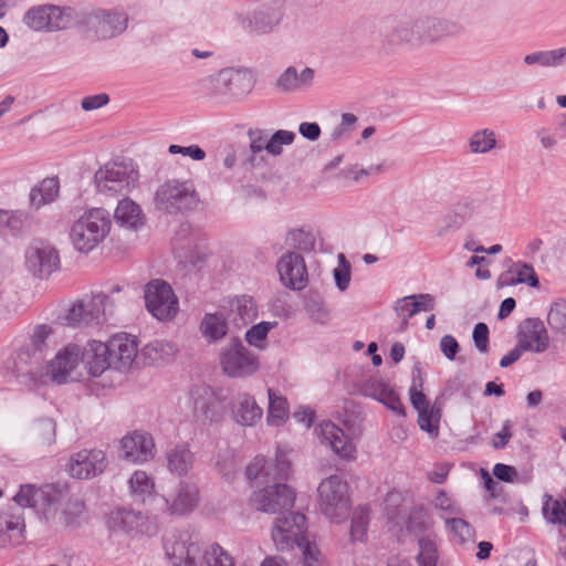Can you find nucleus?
<instances>
[{"mask_svg":"<svg viewBox=\"0 0 566 566\" xmlns=\"http://www.w3.org/2000/svg\"><path fill=\"white\" fill-rule=\"evenodd\" d=\"M460 23L429 15L406 18L394 30L395 38L405 43H434L462 33Z\"/></svg>","mask_w":566,"mask_h":566,"instance_id":"nucleus-1","label":"nucleus"},{"mask_svg":"<svg viewBox=\"0 0 566 566\" xmlns=\"http://www.w3.org/2000/svg\"><path fill=\"white\" fill-rule=\"evenodd\" d=\"M112 220L107 210L91 208L71 226L70 241L80 253H90L108 237Z\"/></svg>","mask_w":566,"mask_h":566,"instance_id":"nucleus-2","label":"nucleus"},{"mask_svg":"<svg viewBox=\"0 0 566 566\" xmlns=\"http://www.w3.org/2000/svg\"><path fill=\"white\" fill-rule=\"evenodd\" d=\"M139 171L132 161H109L94 175L96 191L105 197L127 196L138 186Z\"/></svg>","mask_w":566,"mask_h":566,"instance_id":"nucleus-3","label":"nucleus"},{"mask_svg":"<svg viewBox=\"0 0 566 566\" xmlns=\"http://www.w3.org/2000/svg\"><path fill=\"white\" fill-rule=\"evenodd\" d=\"M317 506L331 522L340 523L347 518L352 507L349 485L342 476L333 474L317 486Z\"/></svg>","mask_w":566,"mask_h":566,"instance_id":"nucleus-4","label":"nucleus"},{"mask_svg":"<svg viewBox=\"0 0 566 566\" xmlns=\"http://www.w3.org/2000/svg\"><path fill=\"white\" fill-rule=\"evenodd\" d=\"M154 202L157 210L171 214L193 208L198 195L191 180L171 179L156 189Z\"/></svg>","mask_w":566,"mask_h":566,"instance_id":"nucleus-5","label":"nucleus"},{"mask_svg":"<svg viewBox=\"0 0 566 566\" xmlns=\"http://www.w3.org/2000/svg\"><path fill=\"white\" fill-rule=\"evenodd\" d=\"M497 214L496 201L493 198H458L446 213L444 220L449 229H459L470 220L485 221Z\"/></svg>","mask_w":566,"mask_h":566,"instance_id":"nucleus-6","label":"nucleus"},{"mask_svg":"<svg viewBox=\"0 0 566 566\" xmlns=\"http://www.w3.org/2000/svg\"><path fill=\"white\" fill-rule=\"evenodd\" d=\"M220 365L224 374L233 378L251 376L260 368L259 357L238 338H232L222 348Z\"/></svg>","mask_w":566,"mask_h":566,"instance_id":"nucleus-7","label":"nucleus"},{"mask_svg":"<svg viewBox=\"0 0 566 566\" xmlns=\"http://www.w3.org/2000/svg\"><path fill=\"white\" fill-rule=\"evenodd\" d=\"M147 311L158 321L172 319L178 311V298L172 287L163 280H153L145 286Z\"/></svg>","mask_w":566,"mask_h":566,"instance_id":"nucleus-8","label":"nucleus"},{"mask_svg":"<svg viewBox=\"0 0 566 566\" xmlns=\"http://www.w3.org/2000/svg\"><path fill=\"white\" fill-rule=\"evenodd\" d=\"M295 492L285 483H275L254 491L250 497L251 505L259 512L279 514L294 506Z\"/></svg>","mask_w":566,"mask_h":566,"instance_id":"nucleus-9","label":"nucleus"},{"mask_svg":"<svg viewBox=\"0 0 566 566\" xmlns=\"http://www.w3.org/2000/svg\"><path fill=\"white\" fill-rule=\"evenodd\" d=\"M422 378L419 368H415L412 376V386L410 388V402L418 411V424L421 430L431 437L439 433L440 410L429 403L422 392Z\"/></svg>","mask_w":566,"mask_h":566,"instance_id":"nucleus-10","label":"nucleus"},{"mask_svg":"<svg viewBox=\"0 0 566 566\" xmlns=\"http://www.w3.org/2000/svg\"><path fill=\"white\" fill-rule=\"evenodd\" d=\"M108 465L106 453L101 449H83L69 459L66 470L78 480H90L102 474Z\"/></svg>","mask_w":566,"mask_h":566,"instance_id":"nucleus-11","label":"nucleus"},{"mask_svg":"<svg viewBox=\"0 0 566 566\" xmlns=\"http://www.w3.org/2000/svg\"><path fill=\"white\" fill-rule=\"evenodd\" d=\"M250 90L248 76L237 70H221L211 78V95L226 103L245 95Z\"/></svg>","mask_w":566,"mask_h":566,"instance_id":"nucleus-12","label":"nucleus"},{"mask_svg":"<svg viewBox=\"0 0 566 566\" xmlns=\"http://www.w3.org/2000/svg\"><path fill=\"white\" fill-rule=\"evenodd\" d=\"M306 531V517L301 513H290L275 520L272 538L277 549H285L293 544L303 546Z\"/></svg>","mask_w":566,"mask_h":566,"instance_id":"nucleus-13","label":"nucleus"},{"mask_svg":"<svg viewBox=\"0 0 566 566\" xmlns=\"http://www.w3.org/2000/svg\"><path fill=\"white\" fill-rule=\"evenodd\" d=\"M25 265L34 275L46 277L60 266L59 252L52 244L36 241L25 251Z\"/></svg>","mask_w":566,"mask_h":566,"instance_id":"nucleus-14","label":"nucleus"},{"mask_svg":"<svg viewBox=\"0 0 566 566\" xmlns=\"http://www.w3.org/2000/svg\"><path fill=\"white\" fill-rule=\"evenodd\" d=\"M70 14L56 6L45 4L31 8L24 15L25 24L35 31L63 30L70 24Z\"/></svg>","mask_w":566,"mask_h":566,"instance_id":"nucleus-15","label":"nucleus"},{"mask_svg":"<svg viewBox=\"0 0 566 566\" xmlns=\"http://www.w3.org/2000/svg\"><path fill=\"white\" fill-rule=\"evenodd\" d=\"M81 364V347L69 344L60 349L46 365V374L52 381L61 385L74 379Z\"/></svg>","mask_w":566,"mask_h":566,"instance_id":"nucleus-16","label":"nucleus"},{"mask_svg":"<svg viewBox=\"0 0 566 566\" xmlns=\"http://www.w3.org/2000/svg\"><path fill=\"white\" fill-rule=\"evenodd\" d=\"M166 555L172 560V566H197L200 546L197 537L184 531L165 544Z\"/></svg>","mask_w":566,"mask_h":566,"instance_id":"nucleus-17","label":"nucleus"},{"mask_svg":"<svg viewBox=\"0 0 566 566\" xmlns=\"http://www.w3.org/2000/svg\"><path fill=\"white\" fill-rule=\"evenodd\" d=\"M106 345L113 369L123 371L133 366L138 354V340L135 336L119 333L112 336Z\"/></svg>","mask_w":566,"mask_h":566,"instance_id":"nucleus-18","label":"nucleus"},{"mask_svg":"<svg viewBox=\"0 0 566 566\" xmlns=\"http://www.w3.org/2000/svg\"><path fill=\"white\" fill-rule=\"evenodd\" d=\"M122 458L132 463H144L155 457V441L151 434L134 431L120 440Z\"/></svg>","mask_w":566,"mask_h":566,"instance_id":"nucleus-19","label":"nucleus"},{"mask_svg":"<svg viewBox=\"0 0 566 566\" xmlns=\"http://www.w3.org/2000/svg\"><path fill=\"white\" fill-rule=\"evenodd\" d=\"M25 522L20 506H8L0 513V547H14L24 541Z\"/></svg>","mask_w":566,"mask_h":566,"instance_id":"nucleus-20","label":"nucleus"},{"mask_svg":"<svg viewBox=\"0 0 566 566\" xmlns=\"http://www.w3.org/2000/svg\"><path fill=\"white\" fill-rule=\"evenodd\" d=\"M517 344L524 352L544 353L549 347V336L539 318H526L518 327Z\"/></svg>","mask_w":566,"mask_h":566,"instance_id":"nucleus-21","label":"nucleus"},{"mask_svg":"<svg viewBox=\"0 0 566 566\" xmlns=\"http://www.w3.org/2000/svg\"><path fill=\"white\" fill-rule=\"evenodd\" d=\"M281 282L293 290H302L307 283V269L304 258L295 252H286L276 264Z\"/></svg>","mask_w":566,"mask_h":566,"instance_id":"nucleus-22","label":"nucleus"},{"mask_svg":"<svg viewBox=\"0 0 566 566\" xmlns=\"http://www.w3.org/2000/svg\"><path fill=\"white\" fill-rule=\"evenodd\" d=\"M321 442L329 447L335 454L345 460L356 458V447L343 429L331 421H323L316 428Z\"/></svg>","mask_w":566,"mask_h":566,"instance_id":"nucleus-23","label":"nucleus"},{"mask_svg":"<svg viewBox=\"0 0 566 566\" xmlns=\"http://www.w3.org/2000/svg\"><path fill=\"white\" fill-rule=\"evenodd\" d=\"M81 363H83L87 373L93 377H98L112 368L109 349L106 343L99 340L88 342L83 349L81 348Z\"/></svg>","mask_w":566,"mask_h":566,"instance_id":"nucleus-24","label":"nucleus"},{"mask_svg":"<svg viewBox=\"0 0 566 566\" xmlns=\"http://www.w3.org/2000/svg\"><path fill=\"white\" fill-rule=\"evenodd\" d=\"M113 217L119 228L128 231H137L146 222L140 205L126 196L117 202Z\"/></svg>","mask_w":566,"mask_h":566,"instance_id":"nucleus-25","label":"nucleus"},{"mask_svg":"<svg viewBox=\"0 0 566 566\" xmlns=\"http://www.w3.org/2000/svg\"><path fill=\"white\" fill-rule=\"evenodd\" d=\"M231 413L234 420L241 426H254L262 418L263 411L255 399L247 394L234 395L230 402Z\"/></svg>","mask_w":566,"mask_h":566,"instance_id":"nucleus-26","label":"nucleus"},{"mask_svg":"<svg viewBox=\"0 0 566 566\" xmlns=\"http://www.w3.org/2000/svg\"><path fill=\"white\" fill-rule=\"evenodd\" d=\"M128 25V15L124 11H99L94 17V29L102 39H111L123 33Z\"/></svg>","mask_w":566,"mask_h":566,"instance_id":"nucleus-27","label":"nucleus"},{"mask_svg":"<svg viewBox=\"0 0 566 566\" xmlns=\"http://www.w3.org/2000/svg\"><path fill=\"white\" fill-rule=\"evenodd\" d=\"M190 397L195 417L202 422H211L218 416L217 398L208 386H199L191 390Z\"/></svg>","mask_w":566,"mask_h":566,"instance_id":"nucleus-28","label":"nucleus"},{"mask_svg":"<svg viewBox=\"0 0 566 566\" xmlns=\"http://www.w3.org/2000/svg\"><path fill=\"white\" fill-rule=\"evenodd\" d=\"M168 471L178 476H186L193 468L196 457L187 443L169 448L165 453Z\"/></svg>","mask_w":566,"mask_h":566,"instance_id":"nucleus-29","label":"nucleus"},{"mask_svg":"<svg viewBox=\"0 0 566 566\" xmlns=\"http://www.w3.org/2000/svg\"><path fill=\"white\" fill-rule=\"evenodd\" d=\"M314 70L304 67L301 72L289 66L275 81V88L283 93H294L311 86L314 80Z\"/></svg>","mask_w":566,"mask_h":566,"instance_id":"nucleus-30","label":"nucleus"},{"mask_svg":"<svg viewBox=\"0 0 566 566\" xmlns=\"http://www.w3.org/2000/svg\"><path fill=\"white\" fill-rule=\"evenodd\" d=\"M517 284H528L532 287L538 286L539 281L532 265L524 262H516L497 279L499 287Z\"/></svg>","mask_w":566,"mask_h":566,"instance_id":"nucleus-31","label":"nucleus"},{"mask_svg":"<svg viewBox=\"0 0 566 566\" xmlns=\"http://www.w3.org/2000/svg\"><path fill=\"white\" fill-rule=\"evenodd\" d=\"M169 511L172 514L185 515L193 511L199 503L198 488L188 482H180L174 499L168 502Z\"/></svg>","mask_w":566,"mask_h":566,"instance_id":"nucleus-32","label":"nucleus"},{"mask_svg":"<svg viewBox=\"0 0 566 566\" xmlns=\"http://www.w3.org/2000/svg\"><path fill=\"white\" fill-rule=\"evenodd\" d=\"M142 516L132 510L118 509L106 518L108 530L114 534H130L138 528Z\"/></svg>","mask_w":566,"mask_h":566,"instance_id":"nucleus-33","label":"nucleus"},{"mask_svg":"<svg viewBox=\"0 0 566 566\" xmlns=\"http://www.w3.org/2000/svg\"><path fill=\"white\" fill-rule=\"evenodd\" d=\"M128 491L135 502L145 503L156 493L155 481L147 472L136 470L128 479Z\"/></svg>","mask_w":566,"mask_h":566,"instance_id":"nucleus-34","label":"nucleus"},{"mask_svg":"<svg viewBox=\"0 0 566 566\" xmlns=\"http://www.w3.org/2000/svg\"><path fill=\"white\" fill-rule=\"evenodd\" d=\"M60 190V182L56 177L45 178L34 186L30 191V203L39 209L45 205L53 202Z\"/></svg>","mask_w":566,"mask_h":566,"instance_id":"nucleus-35","label":"nucleus"},{"mask_svg":"<svg viewBox=\"0 0 566 566\" xmlns=\"http://www.w3.org/2000/svg\"><path fill=\"white\" fill-rule=\"evenodd\" d=\"M292 453V449L287 446H277L275 451L274 463L271 467H268L265 471V476L271 478L273 480H284L287 479L292 471V463L290 461V455Z\"/></svg>","mask_w":566,"mask_h":566,"instance_id":"nucleus-36","label":"nucleus"},{"mask_svg":"<svg viewBox=\"0 0 566 566\" xmlns=\"http://www.w3.org/2000/svg\"><path fill=\"white\" fill-rule=\"evenodd\" d=\"M432 527L433 518L423 509L413 510L406 522V531L417 539L420 536H434L429 532Z\"/></svg>","mask_w":566,"mask_h":566,"instance_id":"nucleus-37","label":"nucleus"},{"mask_svg":"<svg viewBox=\"0 0 566 566\" xmlns=\"http://www.w3.org/2000/svg\"><path fill=\"white\" fill-rule=\"evenodd\" d=\"M86 317L93 323H99L105 314L107 308H112L115 304L114 300H112L111 294L106 293H96L92 295H86Z\"/></svg>","mask_w":566,"mask_h":566,"instance_id":"nucleus-38","label":"nucleus"},{"mask_svg":"<svg viewBox=\"0 0 566 566\" xmlns=\"http://www.w3.org/2000/svg\"><path fill=\"white\" fill-rule=\"evenodd\" d=\"M258 315L254 301L249 296H240L232 304V321L239 326H245L253 322Z\"/></svg>","mask_w":566,"mask_h":566,"instance_id":"nucleus-39","label":"nucleus"},{"mask_svg":"<svg viewBox=\"0 0 566 566\" xmlns=\"http://www.w3.org/2000/svg\"><path fill=\"white\" fill-rule=\"evenodd\" d=\"M44 355L32 349L28 344L20 348L17 353L15 367L19 373L35 376L38 367L41 365Z\"/></svg>","mask_w":566,"mask_h":566,"instance_id":"nucleus-40","label":"nucleus"},{"mask_svg":"<svg viewBox=\"0 0 566 566\" xmlns=\"http://www.w3.org/2000/svg\"><path fill=\"white\" fill-rule=\"evenodd\" d=\"M417 545L416 562L418 566H437L439 552L436 536H420Z\"/></svg>","mask_w":566,"mask_h":566,"instance_id":"nucleus-41","label":"nucleus"},{"mask_svg":"<svg viewBox=\"0 0 566 566\" xmlns=\"http://www.w3.org/2000/svg\"><path fill=\"white\" fill-rule=\"evenodd\" d=\"M268 394V423L275 427L282 426L289 418L287 400L284 397L276 395L272 389H269Z\"/></svg>","mask_w":566,"mask_h":566,"instance_id":"nucleus-42","label":"nucleus"},{"mask_svg":"<svg viewBox=\"0 0 566 566\" xmlns=\"http://www.w3.org/2000/svg\"><path fill=\"white\" fill-rule=\"evenodd\" d=\"M200 331L209 342H217L226 336L228 325L221 315L206 314L201 321Z\"/></svg>","mask_w":566,"mask_h":566,"instance_id":"nucleus-43","label":"nucleus"},{"mask_svg":"<svg viewBox=\"0 0 566 566\" xmlns=\"http://www.w3.org/2000/svg\"><path fill=\"white\" fill-rule=\"evenodd\" d=\"M56 426L52 419H43L31 428V439L36 447H49L55 442Z\"/></svg>","mask_w":566,"mask_h":566,"instance_id":"nucleus-44","label":"nucleus"},{"mask_svg":"<svg viewBox=\"0 0 566 566\" xmlns=\"http://www.w3.org/2000/svg\"><path fill=\"white\" fill-rule=\"evenodd\" d=\"M176 352L177 348L172 343L163 339H156L147 344L142 349V355L147 358L149 363L155 364L172 357Z\"/></svg>","mask_w":566,"mask_h":566,"instance_id":"nucleus-45","label":"nucleus"},{"mask_svg":"<svg viewBox=\"0 0 566 566\" xmlns=\"http://www.w3.org/2000/svg\"><path fill=\"white\" fill-rule=\"evenodd\" d=\"M470 150L473 154H486L496 146L495 133L492 129H480L469 139Z\"/></svg>","mask_w":566,"mask_h":566,"instance_id":"nucleus-46","label":"nucleus"},{"mask_svg":"<svg viewBox=\"0 0 566 566\" xmlns=\"http://www.w3.org/2000/svg\"><path fill=\"white\" fill-rule=\"evenodd\" d=\"M543 513L547 522L566 526V500H555L546 495Z\"/></svg>","mask_w":566,"mask_h":566,"instance_id":"nucleus-47","label":"nucleus"},{"mask_svg":"<svg viewBox=\"0 0 566 566\" xmlns=\"http://www.w3.org/2000/svg\"><path fill=\"white\" fill-rule=\"evenodd\" d=\"M547 324L553 332L566 336V301L560 300L552 304Z\"/></svg>","mask_w":566,"mask_h":566,"instance_id":"nucleus-48","label":"nucleus"},{"mask_svg":"<svg viewBox=\"0 0 566 566\" xmlns=\"http://www.w3.org/2000/svg\"><path fill=\"white\" fill-rule=\"evenodd\" d=\"M285 244L292 249L308 252L315 247V238L308 231L294 229L287 233Z\"/></svg>","mask_w":566,"mask_h":566,"instance_id":"nucleus-49","label":"nucleus"},{"mask_svg":"<svg viewBox=\"0 0 566 566\" xmlns=\"http://www.w3.org/2000/svg\"><path fill=\"white\" fill-rule=\"evenodd\" d=\"M369 524V510L360 507L354 512L350 527V537L354 542H363L367 535Z\"/></svg>","mask_w":566,"mask_h":566,"instance_id":"nucleus-50","label":"nucleus"},{"mask_svg":"<svg viewBox=\"0 0 566 566\" xmlns=\"http://www.w3.org/2000/svg\"><path fill=\"white\" fill-rule=\"evenodd\" d=\"M443 520L449 528V531L460 539V542H471L474 539V530L472 526L463 518L460 517H449L443 516Z\"/></svg>","mask_w":566,"mask_h":566,"instance_id":"nucleus-51","label":"nucleus"},{"mask_svg":"<svg viewBox=\"0 0 566 566\" xmlns=\"http://www.w3.org/2000/svg\"><path fill=\"white\" fill-rule=\"evenodd\" d=\"M279 24V19L271 13H254L250 19L249 28L252 33L266 34L272 32Z\"/></svg>","mask_w":566,"mask_h":566,"instance_id":"nucleus-52","label":"nucleus"},{"mask_svg":"<svg viewBox=\"0 0 566 566\" xmlns=\"http://www.w3.org/2000/svg\"><path fill=\"white\" fill-rule=\"evenodd\" d=\"M275 323L262 322L253 325L245 333V340L259 349L265 348V339L269 332L274 327Z\"/></svg>","mask_w":566,"mask_h":566,"instance_id":"nucleus-53","label":"nucleus"},{"mask_svg":"<svg viewBox=\"0 0 566 566\" xmlns=\"http://www.w3.org/2000/svg\"><path fill=\"white\" fill-rule=\"evenodd\" d=\"M207 566H234L232 557L219 544H211L205 552Z\"/></svg>","mask_w":566,"mask_h":566,"instance_id":"nucleus-54","label":"nucleus"},{"mask_svg":"<svg viewBox=\"0 0 566 566\" xmlns=\"http://www.w3.org/2000/svg\"><path fill=\"white\" fill-rule=\"evenodd\" d=\"M296 135L291 130L280 129L273 135H268L269 154L272 156H279L283 151L284 145H291Z\"/></svg>","mask_w":566,"mask_h":566,"instance_id":"nucleus-55","label":"nucleus"},{"mask_svg":"<svg viewBox=\"0 0 566 566\" xmlns=\"http://www.w3.org/2000/svg\"><path fill=\"white\" fill-rule=\"evenodd\" d=\"M24 214L20 211L0 209V231L18 233L23 226Z\"/></svg>","mask_w":566,"mask_h":566,"instance_id":"nucleus-56","label":"nucleus"},{"mask_svg":"<svg viewBox=\"0 0 566 566\" xmlns=\"http://www.w3.org/2000/svg\"><path fill=\"white\" fill-rule=\"evenodd\" d=\"M53 333V328L50 325L41 324L33 328V332L30 336V343L29 346L32 347V349L38 350L42 355H44V350L48 347V339Z\"/></svg>","mask_w":566,"mask_h":566,"instance_id":"nucleus-57","label":"nucleus"},{"mask_svg":"<svg viewBox=\"0 0 566 566\" xmlns=\"http://www.w3.org/2000/svg\"><path fill=\"white\" fill-rule=\"evenodd\" d=\"M432 505L434 509L441 511L442 518L443 516L452 517L461 513L460 507L443 491L438 492L432 501Z\"/></svg>","mask_w":566,"mask_h":566,"instance_id":"nucleus-58","label":"nucleus"},{"mask_svg":"<svg viewBox=\"0 0 566 566\" xmlns=\"http://www.w3.org/2000/svg\"><path fill=\"white\" fill-rule=\"evenodd\" d=\"M338 261L339 266L334 269L333 275L337 289L344 292L348 289L350 283V264L343 253L338 254Z\"/></svg>","mask_w":566,"mask_h":566,"instance_id":"nucleus-59","label":"nucleus"},{"mask_svg":"<svg viewBox=\"0 0 566 566\" xmlns=\"http://www.w3.org/2000/svg\"><path fill=\"white\" fill-rule=\"evenodd\" d=\"M39 491L33 485H22L19 492L14 495V504L11 506H20L23 511L25 507H32L35 505V496Z\"/></svg>","mask_w":566,"mask_h":566,"instance_id":"nucleus-60","label":"nucleus"},{"mask_svg":"<svg viewBox=\"0 0 566 566\" xmlns=\"http://www.w3.org/2000/svg\"><path fill=\"white\" fill-rule=\"evenodd\" d=\"M249 137V151L260 154L263 150L269 153L268 134L262 129H250Z\"/></svg>","mask_w":566,"mask_h":566,"instance_id":"nucleus-61","label":"nucleus"},{"mask_svg":"<svg viewBox=\"0 0 566 566\" xmlns=\"http://www.w3.org/2000/svg\"><path fill=\"white\" fill-rule=\"evenodd\" d=\"M391 390V387L382 378H370L365 385V395L376 400H380L387 392Z\"/></svg>","mask_w":566,"mask_h":566,"instance_id":"nucleus-62","label":"nucleus"},{"mask_svg":"<svg viewBox=\"0 0 566 566\" xmlns=\"http://www.w3.org/2000/svg\"><path fill=\"white\" fill-rule=\"evenodd\" d=\"M171 155H182L191 158L195 161H201L206 158V151L198 145L179 146L170 145L168 148Z\"/></svg>","mask_w":566,"mask_h":566,"instance_id":"nucleus-63","label":"nucleus"},{"mask_svg":"<svg viewBox=\"0 0 566 566\" xmlns=\"http://www.w3.org/2000/svg\"><path fill=\"white\" fill-rule=\"evenodd\" d=\"M84 502L75 499L67 503L64 510V520L67 525L74 526L78 524L80 517L84 514Z\"/></svg>","mask_w":566,"mask_h":566,"instance_id":"nucleus-64","label":"nucleus"}]
</instances>
